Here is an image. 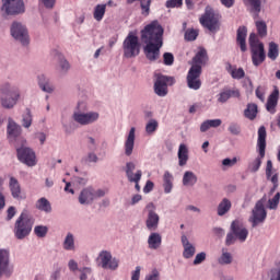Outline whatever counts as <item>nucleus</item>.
Here are the masks:
<instances>
[{
  "instance_id": "1",
  "label": "nucleus",
  "mask_w": 280,
  "mask_h": 280,
  "mask_svg": "<svg viewBox=\"0 0 280 280\" xmlns=\"http://www.w3.org/2000/svg\"><path fill=\"white\" fill-rule=\"evenodd\" d=\"M163 26L159 22H152L141 31V40L144 43V54L148 60H159L161 47H163Z\"/></svg>"
},
{
  "instance_id": "2",
  "label": "nucleus",
  "mask_w": 280,
  "mask_h": 280,
  "mask_svg": "<svg viewBox=\"0 0 280 280\" xmlns=\"http://www.w3.org/2000/svg\"><path fill=\"white\" fill-rule=\"evenodd\" d=\"M21 101V89L14 83L0 84V106L4 110H12Z\"/></svg>"
},
{
  "instance_id": "3",
  "label": "nucleus",
  "mask_w": 280,
  "mask_h": 280,
  "mask_svg": "<svg viewBox=\"0 0 280 280\" xmlns=\"http://www.w3.org/2000/svg\"><path fill=\"white\" fill-rule=\"evenodd\" d=\"M34 226V219L30 214V211L23 210L20 218L16 219L13 228L14 237L16 240H25L32 233Z\"/></svg>"
},
{
  "instance_id": "4",
  "label": "nucleus",
  "mask_w": 280,
  "mask_h": 280,
  "mask_svg": "<svg viewBox=\"0 0 280 280\" xmlns=\"http://www.w3.org/2000/svg\"><path fill=\"white\" fill-rule=\"evenodd\" d=\"M86 108V104L83 102H79L77 105V109L72 114V119L79 126H92L100 121V113L97 112H82Z\"/></svg>"
},
{
  "instance_id": "5",
  "label": "nucleus",
  "mask_w": 280,
  "mask_h": 280,
  "mask_svg": "<svg viewBox=\"0 0 280 280\" xmlns=\"http://www.w3.org/2000/svg\"><path fill=\"white\" fill-rule=\"evenodd\" d=\"M248 43L254 67L264 65V62H266V49L264 47V43L259 40L255 33H250Z\"/></svg>"
},
{
  "instance_id": "6",
  "label": "nucleus",
  "mask_w": 280,
  "mask_h": 280,
  "mask_svg": "<svg viewBox=\"0 0 280 280\" xmlns=\"http://www.w3.org/2000/svg\"><path fill=\"white\" fill-rule=\"evenodd\" d=\"M266 127H259L257 139V149L259 155L248 164V170L253 173L259 172V168L261 167V161L264 156H266Z\"/></svg>"
},
{
  "instance_id": "7",
  "label": "nucleus",
  "mask_w": 280,
  "mask_h": 280,
  "mask_svg": "<svg viewBox=\"0 0 280 280\" xmlns=\"http://www.w3.org/2000/svg\"><path fill=\"white\" fill-rule=\"evenodd\" d=\"M220 13L208 5L199 21L203 27L209 30V32H218L220 30Z\"/></svg>"
},
{
  "instance_id": "8",
  "label": "nucleus",
  "mask_w": 280,
  "mask_h": 280,
  "mask_svg": "<svg viewBox=\"0 0 280 280\" xmlns=\"http://www.w3.org/2000/svg\"><path fill=\"white\" fill-rule=\"evenodd\" d=\"M125 58H137L141 54V44L137 35L129 33L122 43Z\"/></svg>"
},
{
  "instance_id": "9",
  "label": "nucleus",
  "mask_w": 280,
  "mask_h": 280,
  "mask_svg": "<svg viewBox=\"0 0 280 280\" xmlns=\"http://www.w3.org/2000/svg\"><path fill=\"white\" fill-rule=\"evenodd\" d=\"M0 10L3 16H19V14H25V2L23 0H2Z\"/></svg>"
},
{
  "instance_id": "10",
  "label": "nucleus",
  "mask_w": 280,
  "mask_h": 280,
  "mask_svg": "<svg viewBox=\"0 0 280 280\" xmlns=\"http://www.w3.org/2000/svg\"><path fill=\"white\" fill-rule=\"evenodd\" d=\"M266 198H261L256 202L255 207L252 210L249 222L252 223L253 229L259 226V224H264V222H266V218H268V212L266 211V207L264 206Z\"/></svg>"
},
{
  "instance_id": "11",
  "label": "nucleus",
  "mask_w": 280,
  "mask_h": 280,
  "mask_svg": "<svg viewBox=\"0 0 280 280\" xmlns=\"http://www.w3.org/2000/svg\"><path fill=\"white\" fill-rule=\"evenodd\" d=\"M108 194L107 189H95L93 187L83 188L79 195L80 205H93L94 200L104 198Z\"/></svg>"
},
{
  "instance_id": "12",
  "label": "nucleus",
  "mask_w": 280,
  "mask_h": 280,
  "mask_svg": "<svg viewBox=\"0 0 280 280\" xmlns=\"http://www.w3.org/2000/svg\"><path fill=\"white\" fill-rule=\"evenodd\" d=\"M96 264L103 270H112L113 272L119 268V258L113 257V254L108 250L100 252Z\"/></svg>"
},
{
  "instance_id": "13",
  "label": "nucleus",
  "mask_w": 280,
  "mask_h": 280,
  "mask_svg": "<svg viewBox=\"0 0 280 280\" xmlns=\"http://www.w3.org/2000/svg\"><path fill=\"white\" fill-rule=\"evenodd\" d=\"M23 144L21 147H16L18 160L20 163L27 165V167L36 166V152L25 145V140H22Z\"/></svg>"
},
{
  "instance_id": "14",
  "label": "nucleus",
  "mask_w": 280,
  "mask_h": 280,
  "mask_svg": "<svg viewBox=\"0 0 280 280\" xmlns=\"http://www.w3.org/2000/svg\"><path fill=\"white\" fill-rule=\"evenodd\" d=\"M11 36L16 40L18 43H21L23 47H27L30 45V32L27 31V27L23 25L21 22H13L11 24Z\"/></svg>"
},
{
  "instance_id": "15",
  "label": "nucleus",
  "mask_w": 280,
  "mask_h": 280,
  "mask_svg": "<svg viewBox=\"0 0 280 280\" xmlns=\"http://www.w3.org/2000/svg\"><path fill=\"white\" fill-rule=\"evenodd\" d=\"M174 84V78L161 73L155 74L154 93L159 97H165L168 93L167 88Z\"/></svg>"
},
{
  "instance_id": "16",
  "label": "nucleus",
  "mask_w": 280,
  "mask_h": 280,
  "mask_svg": "<svg viewBox=\"0 0 280 280\" xmlns=\"http://www.w3.org/2000/svg\"><path fill=\"white\" fill-rule=\"evenodd\" d=\"M200 75H202V69L200 67H191L187 74V84L192 91H198L202 86V81H200Z\"/></svg>"
},
{
  "instance_id": "17",
  "label": "nucleus",
  "mask_w": 280,
  "mask_h": 280,
  "mask_svg": "<svg viewBox=\"0 0 280 280\" xmlns=\"http://www.w3.org/2000/svg\"><path fill=\"white\" fill-rule=\"evenodd\" d=\"M145 209L148 210V215H147V229L149 231H156L159 229V220L161 218L159 217V213H156V206H154L152 202L148 203Z\"/></svg>"
},
{
  "instance_id": "18",
  "label": "nucleus",
  "mask_w": 280,
  "mask_h": 280,
  "mask_svg": "<svg viewBox=\"0 0 280 280\" xmlns=\"http://www.w3.org/2000/svg\"><path fill=\"white\" fill-rule=\"evenodd\" d=\"M135 170H137V164H135V162L126 163L124 171L129 183H139L143 176V172L141 170H138L136 173Z\"/></svg>"
},
{
  "instance_id": "19",
  "label": "nucleus",
  "mask_w": 280,
  "mask_h": 280,
  "mask_svg": "<svg viewBox=\"0 0 280 280\" xmlns=\"http://www.w3.org/2000/svg\"><path fill=\"white\" fill-rule=\"evenodd\" d=\"M231 231L236 240L241 242H244L248 238V229H246V226H244V223H242L240 220H235L232 222Z\"/></svg>"
},
{
  "instance_id": "20",
  "label": "nucleus",
  "mask_w": 280,
  "mask_h": 280,
  "mask_svg": "<svg viewBox=\"0 0 280 280\" xmlns=\"http://www.w3.org/2000/svg\"><path fill=\"white\" fill-rule=\"evenodd\" d=\"M137 129L131 127L125 140V155L132 156Z\"/></svg>"
},
{
  "instance_id": "21",
  "label": "nucleus",
  "mask_w": 280,
  "mask_h": 280,
  "mask_svg": "<svg viewBox=\"0 0 280 280\" xmlns=\"http://www.w3.org/2000/svg\"><path fill=\"white\" fill-rule=\"evenodd\" d=\"M182 246L184 248L183 250V257L184 259H191L194 255H196V246L189 242V238H187L186 235H182Z\"/></svg>"
},
{
  "instance_id": "22",
  "label": "nucleus",
  "mask_w": 280,
  "mask_h": 280,
  "mask_svg": "<svg viewBox=\"0 0 280 280\" xmlns=\"http://www.w3.org/2000/svg\"><path fill=\"white\" fill-rule=\"evenodd\" d=\"M9 188H10L12 198H14L15 200H23V192L21 190V184L19 183V179L11 176L9 178Z\"/></svg>"
},
{
  "instance_id": "23",
  "label": "nucleus",
  "mask_w": 280,
  "mask_h": 280,
  "mask_svg": "<svg viewBox=\"0 0 280 280\" xmlns=\"http://www.w3.org/2000/svg\"><path fill=\"white\" fill-rule=\"evenodd\" d=\"M279 103V90L276 89L273 92L269 95L266 108L268 113L271 115H275L277 113V104Z\"/></svg>"
},
{
  "instance_id": "24",
  "label": "nucleus",
  "mask_w": 280,
  "mask_h": 280,
  "mask_svg": "<svg viewBox=\"0 0 280 280\" xmlns=\"http://www.w3.org/2000/svg\"><path fill=\"white\" fill-rule=\"evenodd\" d=\"M248 34V30L246 26H240L236 34V43L240 46L241 51H246L248 48L246 46V36Z\"/></svg>"
},
{
  "instance_id": "25",
  "label": "nucleus",
  "mask_w": 280,
  "mask_h": 280,
  "mask_svg": "<svg viewBox=\"0 0 280 280\" xmlns=\"http://www.w3.org/2000/svg\"><path fill=\"white\" fill-rule=\"evenodd\" d=\"M240 90H224L218 94L219 104H226L228 100H231V97L240 98Z\"/></svg>"
},
{
  "instance_id": "26",
  "label": "nucleus",
  "mask_w": 280,
  "mask_h": 280,
  "mask_svg": "<svg viewBox=\"0 0 280 280\" xmlns=\"http://www.w3.org/2000/svg\"><path fill=\"white\" fill-rule=\"evenodd\" d=\"M177 156L179 167H185V165H187V161H189V149L187 148V144H179Z\"/></svg>"
},
{
  "instance_id": "27",
  "label": "nucleus",
  "mask_w": 280,
  "mask_h": 280,
  "mask_svg": "<svg viewBox=\"0 0 280 280\" xmlns=\"http://www.w3.org/2000/svg\"><path fill=\"white\" fill-rule=\"evenodd\" d=\"M207 60H209V57L207 56V49L200 48L196 56L192 58L191 67H199L202 69V65H207Z\"/></svg>"
},
{
  "instance_id": "28",
  "label": "nucleus",
  "mask_w": 280,
  "mask_h": 280,
  "mask_svg": "<svg viewBox=\"0 0 280 280\" xmlns=\"http://www.w3.org/2000/svg\"><path fill=\"white\" fill-rule=\"evenodd\" d=\"M69 69H71V63L62 56L61 54L57 55V71L61 75H67L69 73Z\"/></svg>"
},
{
  "instance_id": "29",
  "label": "nucleus",
  "mask_w": 280,
  "mask_h": 280,
  "mask_svg": "<svg viewBox=\"0 0 280 280\" xmlns=\"http://www.w3.org/2000/svg\"><path fill=\"white\" fill-rule=\"evenodd\" d=\"M162 243L163 237H161V234L153 232L149 235L148 245L151 250H159V248H161Z\"/></svg>"
},
{
  "instance_id": "30",
  "label": "nucleus",
  "mask_w": 280,
  "mask_h": 280,
  "mask_svg": "<svg viewBox=\"0 0 280 280\" xmlns=\"http://www.w3.org/2000/svg\"><path fill=\"white\" fill-rule=\"evenodd\" d=\"M198 183V175L192 171H186L182 178V184L184 187H194Z\"/></svg>"
},
{
  "instance_id": "31",
  "label": "nucleus",
  "mask_w": 280,
  "mask_h": 280,
  "mask_svg": "<svg viewBox=\"0 0 280 280\" xmlns=\"http://www.w3.org/2000/svg\"><path fill=\"white\" fill-rule=\"evenodd\" d=\"M243 2L249 8V12L254 14V19H257L259 12H261V0H243Z\"/></svg>"
},
{
  "instance_id": "32",
  "label": "nucleus",
  "mask_w": 280,
  "mask_h": 280,
  "mask_svg": "<svg viewBox=\"0 0 280 280\" xmlns=\"http://www.w3.org/2000/svg\"><path fill=\"white\" fill-rule=\"evenodd\" d=\"M7 132L9 137H11L12 139H16V137L21 136V127L12 118H9Z\"/></svg>"
},
{
  "instance_id": "33",
  "label": "nucleus",
  "mask_w": 280,
  "mask_h": 280,
  "mask_svg": "<svg viewBox=\"0 0 280 280\" xmlns=\"http://www.w3.org/2000/svg\"><path fill=\"white\" fill-rule=\"evenodd\" d=\"M163 189L164 194H172V189H174V175L170 171L163 175Z\"/></svg>"
},
{
  "instance_id": "34",
  "label": "nucleus",
  "mask_w": 280,
  "mask_h": 280,
  "mask_svg": "<svg viewBox=\"0 0 280 280\" xmlns=\"http://www.w3.org/2000/svg\"><path fill=\"white\" fill-rule=\"evenodd\" d=\"M231 207H233V203L231 202V199L229 198H223L220 203L218 205L217 208V213L220 218H222V215H226V213H229V211H231Z\"/></svg>"
},
{
  "instance_id": "35",
  "label": "nucleus",
  "mask_w": 280,
  "mask_h": 280,
  "mask_svg": "<svg viewBox=\"0 0 280 280\" xmlns=\"http://www.w3.org/2000/svg\"><path fill=\"white\" fill-rule=\"evenodd\" d=\"M257 113H259V108L257 107V104L249 103L244 109V117L246 119H249V121H255V119H257Z\"/></svg>"
},
{
  "instance_id": "36",
  "label": "nucleus",
  "mask_w": 280,
  "mask_h": 280,
  "mask_svg": "<svg viewBox=\"0 0 280 280\" xmlns=\"http://www.w3.org/2000/svg\"><path fill=\"white\" fill-rule=\"evenodd\" d=\"M62 248L63 250H75V236L73 235V233H67L66 237L63 238Z\"/></svg>"
},
{
  "instance_id": "37",
  "label": "nucleus",
  "mask_w": 280,
  "mask_h": 280,
  "mask_svg": "<svg viewBox=\"0 0 280 280\" xmlns=\"http://www.w3.org/2000/svg\"><path fill=\"white\" fill-rule=\"evenodd\" d=\"M35 208L44 213H51V202L45 197H42L36 201Z\"/></svg>"
},
{
  "instance_id": "38",
  "label": "nucleus",
  "mask_w": 280,
  "mask_h": 280,
  "mask_svg": "<svg viewBox=\"0 0 280 280\" xmlns=\"http://www.w3.org/2000/svg\"><path fill=\"white\" fill-rule=\"evenodd\" d=\"M38 85L44 93H54V86L51 83H49V79H47L44 74L38 77Z\"/></svg>"
},
{
  "instance_id": "39",
  "label": "nucleus",
  "mask_w": 280,
  "mask_h": 280,
  "mask_svg": "<svg viewBox=\"0 0 280 280\" xmlns=\"http://www.w3.org/2000/svg\"><path fill=\"white\" fill-rule=\"evenodd\" d=\"M255 26L257 30V34L258 36H260V38H265V36H268V25L266 24V22L257 20L255 22Z\"/></svg>"
},
{
  "instance_id": "40",
  "label": "nucleus",
  "mask_w": 280,
  "mask_h": 280,
  "mask_svg": "<svg viewBox=\"0 0 280 280\" xmlns=\"http://www.w3.org/2000/svg\"><path fill=\"white\" fill-rule=\"evenodd\" d=\"M14 272V267L10 266V262H1L0 264V279L1 277H12V273Z\"/></svg>"
},
{
  "instance_id": "41",
  "label": "nucleus",
  "mask_w": 280,
  "mask_h": 280,
  "mask_svg": "<svg viewBox=\"0 0 280 280\" xmlns=\"http://www.w3.org/2000/svg\"><path fill=\"white\" fill-rule=\"evenodd\" d=\"M228 71L234 80H242V78L246 75V72H244L243 68H233L231 65L229 66Z\"/></svg>"
},
{
  "instance_id": "42",
  "label": "nucleus",
  "mask_w": 280,
  "mask_h": 280,
  "mask_svg": "<svg viewBox=\"0 0 280 280\" xmlns=\"http://www.w3.org/2000/svg\"><path fill=\"white\" fill-rule=\"evenodd\" d=\"M104 14H106V4H97L94 8L93 13V18L95 19V21H102V19H104Z\"/></svg>"
},
{
  "instance_id": "43",
  "label": "nucleus",
  "mask_w": 280,
  "mask_h": 280,
  "mask_svg": "<svg viewBox=\"0 0 280 280\" xmlns=\"http://www.w3.org/2000/svg\"><path fill=\"white\" fill-rule=\"evenodd\" d=\"M268 58H270V60L279 58V45L275 42L269 43Z\"/></svg>"
},
{
  "instance_id": "44",
  "label": "nucleus",
  "mask_w": 280,
  "mask_h": 280,
  "mask_svg": "<svg viewBox=\"0 0 280 280\" xmlns=\"http://www.w3.org/2000/svg\"><path fill=\"white\" fill-rule=\"evenodd\" d=\"M218 262L221 266H229L233 264V255L229 252H222V255L219 257Z\"/></svg>"
},
{
  "instance_id": "45",
  "label": "nucleus",
  "mask_w": 280,
  "mask_h": 280,
  "mask_svg": "<svg viewBox=\"0 0 280 280\" xmlns=\"http://www.w3.org/2000/svg\"><path fill=\"white\" fill-rule=\"evenodd\" d=\"M159 130V121L156 119H150L145 125L147 135H154V131Z\"/></svg>"
},
{
  "instance_id": "46",
  "label": "nucleus",
  "mask_w": 280,
  "mask_h": 280,
  "mask_svg": "<svg viewBox=\"0 0 280 280\" xmlns=\"http://www.w3.org/2000/svg\"><path fill=\"white\" fill-rule=\"evenodd\" d=\"M32 121H33L32 110L26 109V112L22 116L23 128H30L32 126Z\"/></svg>"
},
{
  "instance_id": "47",
  "label": "nucleus",
  "mask_w": 280,
  "mask_h": 280,
  "mask_svg": "<svg viewBox=\"0 0 280 280\" xmlns=\"http://www.w3.org/2000/svg\"><path fill=\"white\" fill-rule=\"evenodd\" d=\"M280 202V192H277L273 198L268 200V209L276 211Z\"/></svg>"
},
{
  "instance_id": "48",
  "label": "nucleus",
  "mask_w": 280,
  "mask_h": 280,
  "mask_svg": "<svg viewBox=\"0 0 280 280\" xmlns=\"http://www.w3.org/2000/svg\"><path fill=\"white\" fill-rule=\"evenodd\" d=\"M49 229L45 225H36L34 228V233L37 237H46Z\"/></svg>"
},
{
  "instance_id": "49",
  "label": "nucleus",
  "mask_w": 280,
  "mask_h": 280,
  "mask_svg": "<svg viewBox=\"0 0 280 280\" xmlns=\"http://www.w3.org/2000/svg\"><path fill=\"white\" fill-rule=\"evenodd\" d=\"M228 130L230 135H234V137H237L240 132H242V128L240 127V124L237 122H231L228 127Z\"/></svg>"
},
{
  "instance_id": "50",
  "label": "nucleus",
  "mask_w": 280,
  "mask_h": 280,
  "mask_svg": "<svg viewBox=\"0 0 280 280\" xmlns=\"http://www.w3.org/2000/svg\"><path fill=\"white\" fill-rule=\"evenodd\" d=\"M150 5H152V0H142L140 3L142 14H145V16L150 14Z\"/></svg>"
},
{
  "instance_id": "51",
  "label": "nucleus",
  "mask_w": 280,
  "mask_h": 280,
  "mask_svg": "<svg viewBox=\"0 0 280 280\" xmlns=\"http://www.w3.org/2000/svg\"><path fill=\"white\" fill-rule=\"evenodd\" d=\"M206 259H207V253L201 252L195 256L192 264L194 266H200V264H202V261H205Z\"/></svg>"
},
{
  "instance_id": "52",
  "label": "nucleus",
  "mask_w": 280,
  "mask_h": 280,
  "mask_svg": "<svg viewBox=\"0 0 280 280\" xmlns=\"http://www.w3.org/2000/svg\"><path fill=\"white\" fill-rule=\"evenodd\" d=\"M0 264H10V252L0 249Z\"/></svg>"
},
{
  "instance_id": "53",
  "label": "nucleus",
  "mask_w": 280,
  "mask_h": 280,
  "mask_svg": "<svg viewBox=\"0 0 280 280\" xmlns=\"http://www.w3.org/2000/svg\"><path fill=\"white\" fill-rule=\"evenodd\" d=\"M196 38H198V31H196L194 28L186 31V33H185L186 40H196Z\"/></svg>"
},
{
  "instance_id": "54",
  "label": "nucleus",
  "mask_w": 280,
  "mask_h": 280,
  "mask_svg": "<svg viewBox=\"0 0 280 280\" xmlns=\"http://www.w3.org/2000/svg\"><path fill=\"white\" fill-rule=\"evenodd\" d=\"M164 58V65H166L167 67H172V65H174V55H172V52H165L163 55Z\"/></svg>"
},
{
  "instance_id": "55",
  "label": "nucleus",
  "mask_w": 280,
  "mask_h": 280,
  "mask_svg": "<svg viewBox=\"0 0 280 280\" xmlns=\"http://www.w3.org/2000/svg\"><path fill=\"white\" fill-rule=\"evenodd\" d=\"M236 164H237V158H233V159L226 158V159L222 160V165L224 167H233Z\"/></svg>"
},
{
  "instance_id": "56",
  "label": "nucleus",
  "mask_w": 280,
  "mask_h": 280,
  "mask_svg": "<svg viewBox=\"0 0 280 280\" xmlns=\"http://www.w3.org/2000/svg\"><path fill=\"white\" fill-rule=\"evenodd\" d=\"M183 0H167L165 3L166 8H180Z\"/></svg>"
},
{
  "instance_id": "57",
  "label": "nucleus",
  "mask_w": 280,
  "mask_h": 280,
  "mask_svg": "<svg viewBox=\"0 0 280 280\" xmlns=\"http://www.w3.org/2000/svg\"><path fill=\"white\" fill-rule=\"evenodd\" d=\"M81 272L80 280H86L89 279V275H91L92 269L91 267H84L79 270Z\"/></svg>"
},
{
  "instance_id": "58",
  "label": "nucleus",
  "mask_w": 280,
  "mask_h": 280,
  "mask_svg": "<svg viewBox=\"0 0 280 280\" xmlns=\"http://www.w3.org/2000/svg\"><path fill=\"white\" fill-rule=\"evenodd\" d=\"M266 92L264 91V88L258 86L256 89V97L260 100V102H266Z\"/></svg>"
},
{
  "instance_id": "59",
  "label": "nucleus",
  "mask_w": 280,
  "mask_h": 280,
  "mask_svg": "<svg viewBox=\"0 0 280 280\" xmlns=\"http://www.w3.org/2000/svg\"><path fill=\"white\" fill-rule=\"evenodd\" d=\"M208 124L210 128H220L222 126V119L217 118V119H208Z\"/></svg>"
},
{
  "instance_id": "60",
  "label": "nucleus",
  "mask_w": 280,
  "mask_h": 280,
  "mask_svg": "<svg viewBox=\"0 0 280 280\" xmlns=\"http://www.w3.org/2000/svg\"><path fill=\"white\" fill-rule=\"evenodd\" d=\"M141 278V267L137 266L131 272V280H139Z\"/></svg>"
},
{
  "instance_id": "61",
  "label": "nucleus",
  "mask_w": 280,
  "mask_h": 280,
  "mask_svg": "<svg viewBox=\"0 0 280 280\" xmlns=\"http://www.w3.org/2000/svg\"><path fill=\"white\" fill-rule=\"evenodd\" d=\"M272 174H275V172L272 171V161L268 160L267 161V166H266V176H267V178H270V176H272Z\"/></svg>"
},
{
  "instance_id": "62",
  "label": "nucleus",
  "mask_w": 280,
  "mask_h": 280,
  "mask_svg": "<svg viewBox=\"0 0 280 280\" xmlns=\"http://www.w3.org/2000/svg\"><path fill=\"white\" fill-rule=\"evenodd\" d=\"M88 145L90 150H96L97 149V141L93 137H88Z\"/></svg>"
},
{
  "instance_id": "63",
  "label": "nucleus",
  "mask_w": 280,
  "mask_h": 280,
  "mask_svg": "<svg viewBox=\"0 0 280 280\" xmlns=\"http://www.w3.org/2000/svg\"><path fill=\"white\" fill-rule=\"evenodd\" d=\"M161 275L158 270H153L151 275L145 276L144 280H160Z\"/></svg>"
},
{
  "instance_id": "64",
  "label": "nucleus",
  "mask_w": 280,
  "mask_h": 280,
  "mask_svg": "<svg viewBox=\"0 0 280 280\" xmlns=\"http://www.w3.org/2000/svg\"><path fill=\"white\" fill-rule=\"evenodd\" d=\"M152 189H154V183L152 180H148L145 183V186L143 187L144 194H150V191H152Z\"/></svg>"
}]
</instances>
